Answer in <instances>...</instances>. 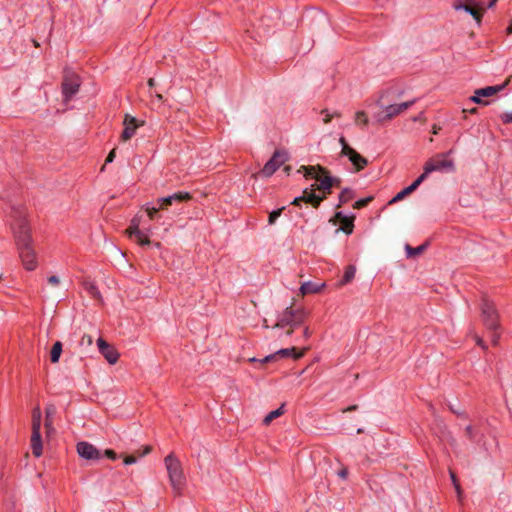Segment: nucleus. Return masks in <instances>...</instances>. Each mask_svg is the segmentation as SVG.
<instances>
[{
  "label": "nucleus",
  "mask_w": 512,
  "mask_h": 512,
  "mask_svg": "<svg viewBox=\"0 0 512 512\" xmlns=\"http://www.w3.org/2000/svg\"><path fill=\"white\" fill-rule=\"evenodd\" d=\"M164 464L174 494L176 496L181 495L186 483L181 462L174 456V454H169L165 457Z\"/></svg>",
  "instance_id": "obj_1"
},
{
  "label": "nucleus",
  "mask_w": 512,
  "mask_h": 512,
  "mask_svg": "<svg viewBox=\"0 0 512 512\" xmlns=\"http://www.w3.org/2000/svg\"><path fill=\"white\" fill-rule=\"evenodd\" d=\"M12 218L13 221L11 223V228L17 247L31 244L30 227L24 212L20 210H14Z\"/></svg>",
  "instance_id": "obj_2"
},
{
  "label": "nucleus",
  "mask_w": 512,
  "mask_h": 512,
  "mask_svg": "<svg viewBox=\"0 0 512 512\" xmlns=\"http://www.w3.org/2000/svg\"><path fill=\"white\" fill-rule=\"evenodd\" d=\"M41 410L39 407L33 409L32 412V435H31V448L34 456L40 457L42 455V440H41Z\"/></svg>",
  "instance_id": "obj_3"
},
{
  "label": "nucleus",
  "mask_w": 512,
  "mask_h": 512,
  "mask_svg": "<svg viewBox=\"0 0 512 512\" xmlns=\"http://www.w3.org/2000/svg\"><path fill=\"white\" fill-rule=\"evenodd\" d=\"M480 308L482 320L486 328L490 331L497 330L499 328L498 313L494 304L488 298L484 297Z\"/></svg>",
  "instance_id": "obj_4"
},
{
  "label": "nucleus",
  "mask_w": 512,
  "mask_h": 512,
  "mask_svg": "<svg viewBox=\"0 0 512 512\" xmlns=\"http://www.w3.org/2000/svg\"><path fill=\"white\" fill-rule=\"evenodd\" d=\"M305 312L303 309H294L293 305L287 307L281 319L275 324L274 327L282 328L285 326L297 327L304 321Z\"/></svg>",
  "instance_id": "obj_5"
},
{
  "label": "nucleus",
  "mask_w": 512,
  "mask_h": 512,
  "mask_svg": "<svg viewBox=\"0 0 512 512\" xmlns=\"http://www.w3.org/2000/svg\"><path fill=\"white\" fill-rule=\"evenodd\" d=\"M304 351H298L295 347L292 348H284L280 349L277 352L265 356L263 359L258 360L256 358H249L248 361L250 363H258L259 367H262L264 364L271 363L276 361L279 358L283 357H293L294 359H299L304 355Z\"/></svg>",
  "instance_id": "obj_6"
},
{
  "label": "nucleus",
  "mask_w": 512,
  "mask_h": 512,
  "mask_svg": "<svg viewBox=\"0 0 512 512\" xmlns=\"http://www.w3.org/2000/svg\"><path fill=\"white\" fill-rule=\"evenodd\" d=\"M415 103V100L402 102L399 104H391L388 106H385L382 108L381 111H379L376 114V117L379 122H385L389 121L396 116L400 115L404 111H406L408 108H410Z\"/></svg>",
  "instance_id": "obj_7"
},
{
  "label": "nucleus",
  "mask_w": 512,
  "mask_h": 512,
  "mask_svg": "<svg viewBox=\"0 0 512 512\" xmlns=\"http://www.w3.org/2000/svg\"><path fill=\"white\" fill-rule=\"evenodd\" d=\"M435 171H454V163L452 160L446 159V154H438L426 162V173Z\"/></svg>",
  "instance_id": "obj_8"
},
{
  "label": "nucleus",
  "mask_w": 512,
  "mask_h": 512,
  "mask_svg": "<svg viewBox=\"0 0 512 512\" xmlns=\"http://www.w3.org/2000/svg\"><path fill=\"white\" fill-rule=\"evenodd\" d=\"M79 77L73 72H66L62 82V94L65 101H69L79 90Z\"/></svg>",
  "instance_id": "obj_9"
},
{
  "label": "nucleus",
  "mask_w": 512,
  "mask_h": 512,
  "mask_svg": "<svg viewBox=\"0 0 512 512\" xmlns=\"http://www.w3.org/2000/svg\"><path fill=\"white\" fill-rule=\"evenodd\" d=\"M286 160V152L276 151L272 158L263 167L261 174L265 177L271 176Z\"/></svg>",
  "instance_id": "obj_10"
},
{
  "label": "nucleus",
  "mask_w": 512,
  "mask_h": 512,
  "mask_svg": "<svg viewBox=\"0 0 512 512\" xmlns=\"http://www.w3.org/2000/svg\"><path fill=\"white\" fill-rule=\"evenodd\" d=\"M355 216H344L341 212H336L335 215L329 220L330 223L336 225L338 222L341 224L340 228L336 231H343L345 234L350 235L354 229Z\"/></svg>",
  "instance_id": "obj_11"
},
{
  "label": "nucleus",
  "mask_w": 512,
  "mask_h": 512,
  "mask_svg": "<svg viewBox=\"0 0 512 512\" xmlns=\"http://www.w3.org/2000/svg\"><path fill=\"white\" fill-rule=\"evenodd\" d=\"M191 198L192 196L188 192H177L167 197L158 198L156 203L160 210H166L175 202L189 201Z\"/></svg>",
  "instance_id": "obj_12"
},
{
  "label": "nucleus",
  "mask_w": 512,
  "mask_h": 512,
  "mask_svg": "<svg viewBox=\"0 0 512 512\" xmlns=\"http://www.w3.org/2000/svg\"><path fill=\"white\" fill-rule=\"evenodd\" d=\"M18 250L24 267L27 270H34L36 268L37 262L32 245L29 244L24 246H18Z\"/></svg>",
  "instance_id": "obj_13"
},
{
  "label": "nucleus",
  "mask_w": 512,
  "mask_h": 512,
  "mask_svg": "<svg viewBox=\"0 0 512 512\" xmlns=\"http://www.w3.org/2000/svg\"><path fill=\"white\" fill-rule=\"evenodd\" d=\"M325 199V196H319L315 194L314 188L309 190L305 189L300 197H296L291 204L299 206L301 202L309 203L313 207L317 208L320 203Z\"/></svg>",
  "instance_id": "obj_14"
},
{
  "label": "nucleus",
  "mask_w": 512,
  "mask_h": 512,
  "mask_svg": "<svg viewBox=\"0 0 512 512\" xmlns=\"http://www.w3.org/2000/svg\"><path fill=\"white\" fill-rule=\"evenodd\" d=\"M77 453L80 457L87 460H97L100 458L99 450L92 444L81 441L76 446Z\"/></svg>",
  "instance_id": "obj_15"
},
{
  "label": "nucleus",
  "mask_w": 512,
  "mask_h": 512,
  "mask_svg": "<svg viewBox=\"0 0 512 512\" xmlns=\"http://www.w3.org/2000/svg\"><path fill=\"white\" fill-rule=\"evenodd\" d=\"M123 124L124 130L121 134V140L124 142L130 140L135 135L137 128L142 125L141 123H138L135 117H132L129 114L125 115Z\"/></svg>",
  "instance_id": "obj_16"
},
{
  "label": "nucleus",
  "mask_w": 512,
  "mask_h": 512,
  "mask_svg": "<svg viewBox=\"0 0 512 512\" xmlns=\"http://www.w3.org/2000/svg\"><path fill=\"white\" fill-rule=\"evenodd\" d=\"M316 181L318 182V184H314L312 185V187H314V189L322 191V196H325L326 198L327 195L331 193V188L333 187L332 176H330L329 172L325 169V172L320 173V175L316 177Z\"/></svg>",
  "instance_id": "obj_17"
},
{
  "label": "nucleus",
  "mask_w": 512,
  "mask_h": 512,
  "mask_svg": "<svg viewBox=\"0 0 512 512\" xmlns=\"http://www.w3.org/2000/svg\"><path fill=\"white\" fill-rule=\"evenodd\" d=\"M97 345L100 353L105 357V359L110 364H115L119 358V353L115 350L113 346L107 343L104 339L99 338L97 340Z\"/></svg>",
  "instance_id": "obj_18"
},
{
  "label": "nucleus",
  "mask_w": 512,
  "mask_h": 512,
  "mask_svg": "<svg viewBox=\"0 0 512 512\" xmlns=\"http://www.w3.org/2000/svg\"><path fill=\"white\" fill-rule=\"evenodd\" d=\"M341 154L349 158L357 171L364 169L367 165V160L351 147H344L343 150H341Z\"/></svg>",
  "instance_id": "obj_19"
},
{
  "label": "nucleus",
  "mask_w": 512,
  "mask_h": 512,
  "mask_svg": "<svg viewBox=\"0 0 512 512\" xmlns=\"http://www.w3.org/2000/svg\"><path fill=\"white\" fill-rule=\"evenodd\" d=\"M126 233L130 238L135 237L137 243L141 246L149 245L151 243L148 236L144 235L138 226L130 224Z\"/></svg>",
  "instance_id": "obj_20"
},
{
  "label": "nucleus",
  "mask_w": 512,
  "mask_h": 512,
  "mask_svg": "<svg viewBox=\"0 0 512 512\" xmlns=\"http://www.w3.org/2000/svg\"><path fill=\"white\" fill-rule=\"evenodd\" d=\"M508 82H509V79H507L501 85L487 86V87H484V88L476 89V94L477 95H482L483 97L494 96L498 92L502 91L507 86Z\"/></svg>",
  "instance_id": "obj_21"
},
{
  "label": "nucleus",
  "mask_w": 512,
  "mask_h": 512,
  "mask_svg": "<svg viewBox=\"0 0 512 512\" xmlns=\"http://www.w3.org/2000/svg\"><path fill=\"white\" fill-rule=\"evenodd\" d=\"M298 172H303L304 176L306 178H314L316 180V177H318V175H320V173L325 172V168L320 166V165H316V166H301L299 168Z\"/></svg>",
  "instance_id": "obj_22"
},
{
  "label": "nucleus",
  "mask_w": 512,
  "mask_h": 512,
  "mask_svg": "<svg viewBox=\"0 0 512 512\" xmlns=\"http://www.w3.org/2000/svg\"><path fill=\"white\" fill-rule=\"evenodd\" d=\"M325 286L324 283H314V282H304L302 283L300 287V293L302 296H305L307 294L311 293H317L321 291V289Z\"/></svg>",
  "instance_id": "obj_23"
},
{
  "label": "nucleus",
  "mask_w": 512,
  "mask_h": 512,
  "mask_svg": "<svg viewBox=\"0 0 512 512\" xmlns=\"http://www.w3.org/2000/svg\"><path fill=\"white\" fill-rule=\"evenodd\" d=\"M464 11L469 13L475 21L480 24L485 9L479 4V5H467L464 7Z\"/></svg>",
  "instance_id": "obj_24"
},
{
  "label": "nucleus",
  "mask_w": 512,
  "mask_h": 512,
  "mask_svg": "<svg viewBox=\"0 0 512 512\" xmlns=\"http://www.w3.org/2000/svg\"><path fill=\"white\" fill-rule=\"evenodd\" d=\"M151 450H152V447L147 445L144 447V450L142 452H137L136 454L125 456L124 463L126 465L134 464L137 462V459L139 457H143V456L149 454L151 452Z\"/></svg>",
  "instance_id": "obj_25"
},
{
  "label": "nucleus",
  "mask_w": 512,
  "mask_h": 512,
  "mask_svg": "<svg viewBox=\"0 0 512 512\" xmlns=\"http://www.w3.org/2000/svg\"><path fill=\"white\" fill-rule=\"evenodd\" d=\"M62 353V343L60 341H57L54 343L51 353H50V359L52 363H57L59 361V358Z\"/></svg>",
  "instance_id": "obj_26"
},
{
  "label": "nucleus",
  "mask_w": 512,
  "mask_h": 512,
  "mask_svg": "<svg viewBox=\"0 0 512 512\" xmlns=\"http://www.w3.org/2000/svg\"><path fill=\"white\" fill-rule=\"evenodd\" d=\"M426 248H427V243L422 244L416 248H413L408 244L405 246V250H406L407 256L409 258L416 257V256L422 254Z\"/></svg>",
  "instance_id": "obj_27"
},
{
  "label": "nucleus",
  "mask_w": 512,
  "mask_h": 512,
  "mask_svg": "<svg viewBox=\"0 0 512 512\" xmlns=\"http://www.w3.org/2000/svg\"><path fill=\"white\" fill-rule=\"evenodd\" d=\"M284 414V404L281 405L278 409L271 411L263 420L264 425H269L274 419L280 417Z\"/></svg>",
  "instance_id": "obj_28"
},
{
  "label": "nucleus",
  "mask_w": 512,
  "mask_h": 512,
  "mask_svg": "<svg viewBox=\"0 0 512 512\" xmlns=\"http://www.w3.org/2000/svg\"><path fill=\"white\" fill-rule=\"evenodd\" d=\"M356 268L353 265H349L344 273L343 279L340 282V285H346L349 283L355 276Z\"/></svg>",
  "instance_id": "obj_29"
},
{
  "label": "nucleus",
  "mask_w": 512,
  "mask_h": 512,
  "mask_svg": "<svg viewBox=\"0 0 512 512\" xmlns=\"http://www.w3.org/2000/svg\"><path fill=\"white\" fill-rule=\"evenodd\" d=\"M353 197H354V194H353L352 190H350V189H344V190L340 193V195H339V201H340V203H339L338 207H340V206H341L342 204H344V203H347L348 201H350L351 199H353Z\"/></svg>",
  "instance_id": "obj_30"
},
{
  "label": "nucleus",
  "mask_w": 512,
  "mask_h": 512,
  "mask_svg": "<svg viewBox=\"0 0 512 512\" xmlns=\"http://www.w3.org/2000/svg\"><path fill=\"white\" fill-rule=\"evenodd\" d=\"M84 288L94 298H96V299L100 298V292L98 291V289L92 282H89V281L84 282Z\"/></svg>",
  "instance_id": "obj_31"
},
{
  "label": "nucleus",
  "mask_w": 512,
  "mask_h": 512,
  "mask_svg": "<svg viewBox=\"0 0 512 512\" xmlns=\"http://www.w3.org/2000/svg\"><path fill=\"white\" fill-rule=\"evenodd\" d=\"M355 123L357 125H364L367 126L369 123L368 117L364 111H358L355 114Z\"/></svg>",
  "instance_id": "obj_32"
},
{
  "label": "nucleus",
  "mask_w": 512,
  "mask_h": 512,
  "mask_svg": "<svg viewBox=\"0 0 512 512\" xmlns=\"http://www.w3.org/2000/svg\"><path fill=\"white\" fill-rule=\"evenodd\" d=\"M285 208L282 207V208H279L277 210H274L272 211L270 214H269V217H268V223L269 225H273L275 224L276 220L280 217L282 211L284 210Z\"/></svg>",
  "instance_id": "obj_33"
},
{
  "label": "nucleus",
  "mask_w": 512,
  "mask_h": 512,
  "mask_svg": "<svg viewBox=\"0 0 512 512\" xmlns=\"http://www.w3.org/2000/svg\"><path fill=\"white\" fill-rule=\"evenodd\" d=\"M410 195V193L406 190V188H404L402 191H400L399 193H397L390 201H389V204H394L398 201H401L402 199H404L406 196Z\"/></svg>",
  "instance_id": "obj_34"
},
{
  "label": "nucleus",
  "mask_w": 512,
  "mask_h": 512,
  "mask_svg": "<svg viewBox=\"0 0 512 512\" xmlns=\"http://www.w3.org/2000/svg\"><path fill=\"white\" fill-rule=\"evenodd\" d=\"M372 199H373V197H371V196L364 198V199H360L354 203L353 208L354 209L364 208L372 201Z\"/></svg>",
  "instance_id": "obj_35"
},
{
  "label": "nucleus",
  "mask_w": 512,
  "mask_h": 512,
  "mask_svg": "<svg viewBox=\"0 0 512 512\" xmlns=\"http://www.w3.org/2000/svg\"><path fill=\"white\" fill-rule=\"evenodd\" d=\"M450 477H451L453 486L455 487V490L457 492V495L460 498L461 495H462V489H461V486H460V484H459V482L457 480V477H456V475H455V473L453 471H450Z\"/></svg>",
  "instance_id": "obj_36"
},
{
  "label": "nucleus",
  "mask_w": 512,
  "mask_h": 512,
  "mask_svg": "<svg viewBox=\"0 0 512 512\" xmlns=\"http://www.w3.org/2000/svg\"><path fill=\"white\" fill-rule=\"evenodd\" d=\"M322 113L325 114V117L323 118L324 124L330 123L331 120L335 117H341V114L339 112H334L333 114H330L327 110H323Z\"/></svg>",
  "instance_id": "obj_37"
},
{
  "label": "nucleus",
  "mask_w": 512,
  "mask_h": 512,
  "mask_svg": "<svg viewBox=\"0 0 512 512\" xmlns=\"http://www.w3.org/2000/svg\"><path fill=\"white\" fill-rule=\"evenodd\" d=\"M483 96L482 95H477L476 94V91L474 92V95L470 98V100L476 104H480V105H488L489 104V101L487 100H483L482 99Z\"/></svg>",
  "instance_id": "obj_38"
},
{
  "label": "nucleus",
  "mask_w": 512,
  "mask_h": 512,
  "mask_svg": "<svg viewBox=\"0 0 512 512\" xmlns=\"http://www.w3.org/2000/svg\"><path fill=\"white\" fill-rule=\"evenodd\" d=\"M159 207H147L146 212L151 220H154L159 212Z\"/></svg>",
  "instance_id": "obj_39"
},
{
  "label": "nucleus",
  "mask_w": 512,
  "mask_h": 512,
  "mask_svg": "<svg viewBox=\"0 0 512 512\" xmlns=\"http://www.w3.org/2000/svg\"><path fill=\"white\" fill-rule=\"evenodd\" d=\"M500 118L503 123H512V111L500 114Z\"/></svg>",
  "instance_id": "obj_40"
},
{
  "label": "nucleus",
  "mask_w": 512,
  "mask_h": 512,
  "mask_svg": "<svg viewBox=\"0 0 512 512\" xmlns=\"http://www.w3.org/2000/svg\"><path fill=\"white\" fill-rule=\"evenodd\" d=\"M55 413L56 408L53 405H49L46 407V418L53 419Z\"/></svg>",
  "instance_id": "obj_41"
},
{
  "label": "nucleus",
  "mask_w": 512,
  "mask_h": 512,
  "mask_svg": "<svg viewBox=\"0 0 512 512\" xmlns=\"http://www.w3.org/2000/svg\"><path fill=\"white\" fill-rule=\"evenodd\" d=\"M52 424H53V419H49V418L45 419V427H46L47 436H49L51 431L53 430Z\"/></svg>",
  "instance_id": "obj_42"
},
{
  "label": "nucleus",
  "mask_w": 512,
  "mask_h": 512,
  "mask_svg": "<svg viewBox=\"0 0 512 512\" xmlns=\"http://www.w3.org/2000/svg\"><path fill=\"white\" fill-rule=\"evenodd\" d=\"M467 6L463 0H455L453 7L455 10H464V7Z\"/></svg>",
  "instance_id": "obj_43"
},
{
  "label": "nucleus",
  "mask_w": 512,
  "mask_h": 512,
  "mask_svg": "<svg viewBox=\"0 0 512 512\" xmlns=\"http://www.w3.org/2000/svg\"><path fill=\"white\" fill-rule=\"evenodd\" d=\"M48 283L55 286L60 283V279L59 277L52 275L48 278Z\"/></svg>",
  "instance_id": "obj_44"
},
{
  "label": "nucleus",
  "mask_w": 512,
  "mask_h": 512,
  "mask_svg": "<svg viewBox=\"0 0 512 512\" xmlns=\"http://www.w3.org/2000/svg\"><path fill=\"white\" fill-rule=\"evenodd\" d=\"M115 155H116L115 149H112L109 152L108 156L106 157L105 164L113 162Z\"/></svg>",
  "instance_id": "obj_45"
},
{
  "label": "nucleus",
  "mask_w": 512,
  "mask_h": 512,
  "mask_svg": "<svg viewBox=\"0 0 512 512\" xmlns=\"http://www.w3.org/2000/svg\"><path fill=\"white\" fill-rule=\"evenodd\" d=\"M105 455L109 458V459H112V460H115L117 458V455L115 453L114 450L112 449H107L105 450Z\"/></svg>",
  "instance_id": "obj_46"
},
{
  "label": "nucleus",
  "mask_w": 512,
  "mask_h": 512,
  "mask_svg": "<svg viewBox=\"0 0 512 512\" xmlns=\"http://www.w3.org/2000/svg\"><path fill=\"white\" fill-rule=\"evenodd\" d=\"M499 334L496 332V330L492 331V336H491V341L494 345H497L498 344V340H499Z\"/></svg>",
  "instance_id": "obj_47"
},
{
  "label": "nucleus",
  "mask_w": 512,
  "mask_h": 512,
  "mask_svg": "<svg viewBox=\"0 0 512 512\" xmlns=\"http://www.w3.org/2000/svg\"><path fill=\"white\" fill-rule=\"evenodd\" d=\"M348 475V469L346 467L342 468L339 472H338V476L342 479H345Z\"/></svg>",
  "instance_id": "obj_48"
},
{
  "label": "nucleus",
  "mask_w": 512,
  "mask_h": 512,
  "mask_svg": "<svg viewBox=\"0 0 512 512\" xmlns=\"http://www.w3.org/2000/svg\"><path fill=\"white\" fill-rule=\"evenodd\" d=\"M430 173H426V164L424 165V172L418 177V179L423 182L426 180Z\"/></svg>",
  "instance_id": "obj_49"
},
{
  "label": "nucleus",
  "mask_w": 512,
  "mask_h": 512,
  "mask_svg": "<svg viewBox=\"0 0 512 512\" xmlns=\"http://www.w3.org/2000/svg\"><path fill=\"white\" fill-rule=\"evenodd\" d=\"M92 337L90 335H84L82 337V343L86 342L88 345L92 344Z\"/></svg>",
  "instance_id": "obj_50"
},
{
  "label": "nucleus",
  "mask_w": 512,
  "mask_h": 512,
  "mask_svg": "<svg viewBox=\"0 0 512 512\" xmlns=\"http://www.w3.org/2000/svg\"><path fill=\"white\" fill-rule=\"evenodd\" d=\"M475 340H476L477 345L481 346L483 349L487 348L486 345L484 344L482 338H480L479 336H476Z\"/></svg>",
  "instance_id": "obj_51"
},
{
  "label": "nucleus",
  "mask_w": 512,
  "mask_h": 512,
  "mask_svg": "<svg viewBox=\"0 0 512 512\" xmlns=\"http://www.w3.org/2000/svg\"><path fill=\"white\" fill-rule=\"evenodd\" d=\"M131 224L135 225V226H138L140 225V217L139 216H135L132 220H131Z\"/></svg>",
  "instance_id": "obj_52"
},
{
  "label": "nucleus",
  "mask_w": 512,
  "mask_h": 512,
  "mask_svg": "<svg viewBox=\"0 0 512 512\" xmlns=\"http://www.w3.org/2000/svg\"><path fill=\"white\" fill-rule=\"evenodd\" d=\"M417 189V187L414 185V184H411L409 185L408 187H406V190L411 194L413 193L415 190Z\"/></svg>",
  "instance_id": "obj_53"
},
{
  "label": "nucleus",
  "mask_w": 512,
  "mask_h": 512,
  "mask_svg": "<svg viewBox=\"0 0 512 512\" xmlns=\"http://www.w3.org/2000/svg\"><path fill=\"white\" fill-rule=\"evenodd\" d=\"M339 142H340V144H341V146H342V149H343L344 147H350V146L347 144V142H346V140H345V138H344V137H341V138L339 139Z\"/></svg>",
  "instance_id": "obj_54"
},
{
  "label": "nucleus",
  "mask_w": 512,
  "mask_h": 512,
  "mask_svg": "<svg viewBox=\"0 0 512 512\" xmlns=\"http://www.w3.org/2000/svg\"><path fill=\"white\" fill-rule=\"evenodd\" d=\"M466 5H479L477 0H463Z\"/></svg>",
  "instance_id": "obj_55"
},
{
  "label": "nucleus",
  "mask_w": 512,
  "mask_h": 512,
  "mask_svg": "<svg viewBox=\"0 0 512 512\" xmlns=\"http://www.w3.org/2000/svg\"><path fill=\"white\" fill-rule=\"evenodd\" d=\"M333 180V186L339 187L340 185V179L336 177H332Z\"/></svg>",
  "instance_id": "obj_56"
},
{
  "label": "nucleus",
  "mask_w": 512,
  "mask_h": 512,
  "mask_svg": "<svg viewBox=\"0 0 512 512\" xmlns=\"http://www.w3.org/2000/svg\"><path fill=\"white\" fill-rule=\"evenodd\" d=\"M466 434L469 438H472V427L471 426H468L466 428Z\"/></svg>",
  "instance_id": "obj_57"
},
{
  "label": "nucleus",
  "mask_w": 512,
  "mask_h": 512,
  "mask_svg": "<svg viewBox=\"0 0 512 512\" xmlns=\"http://www.w3.org/2000/svg\"><path fill=\"white\" fill-rule=\"evenodd\" d=\"M148 85H149L150 87H153V86L155 85V80H154L153 78H150V79L148 80Z\"/></svg>",
  "instance_id": "obj_58"
},
{
  "label": "nucleus",
  "mask_w": 512,
  "mask_h": 512,
  "mask_svg": "<svg viewBox=\"0 0 512 512\" xmlns=\"http://www.w3.org/2000/svg\"><path fill=\"white\" fill-rule=\"evenodd\" d=\"M497 1L498 0H490V2L488 4V8H492L496 4Z\"/></svg>",
  "instance_id": "obj_59"
},
{
  "label": "nucleus",
  "mask_w": 512,
  "mask_h": 512,
  "mask_svg": "<svg viewBox=\"0 0 512 512\" xmlns=\"http://www.w3.org/2000/svg\"><path fill=\"white\" fill-rule=\"evenodd\" d=\"M293 332H294V328H293V327H290V329H288V330L286 331V335H287V336H290V335H292V333H293Z\"/></svg>",
  "instance_id": "obj_60"
},
{
  "label": "nucleus",
  "mask_w": 512,
  "mask_h": 512,
  "mask_svg": "<svg viewBox=\"0 0 512 512\" xmlns=\"http://www.w3.org/2000/svg\"><path fill=\"white\" fill-rule=\"evenodd\" d=\"M421 183L422 182L417 178L412 184H414L418 188Z\"/></svg>",
  "instance_id": "obj_61"
},
{
  "label": "nucleus",
  "mask_w": 512,
  "mask_h": 512,
  "mask_svg": "<svg viewBox=\"0 0 512 512\" xmlns=\"http://www.w3.org/2000/svg\"><path fill=\"white\" fill-rule=\"evenodd\" d=\"M304 336H305L306 338H308V337L310 336V331H309V329H308V328H305V330H304Z\"/></svg>",
  "instance_id": "obj_62"
},
{
  "label": "nucleus",
  "mask_w": 512,
  "mask_h": 512,
  "mask_svg": "<svg viewBox=\"0 0 512 512\" xmlns=\"http://www.w3.org/2000/svg\"><path fill=\"white\" fill-rule=\"evenodd\" d=\"M439 130H440V127H437L436 125L433 126V134H438Z\"/></svg>",
  "instance_id": "obj_63"
},
{
  "label": "nucleus",
  "mask_w": 512,
  "mask_h": 512,
  "mask_svg": "<svg viewBox=\"0 0 512 512\" xmlns=\"http://www.w3.org/2000/svg\"><path fill=\"white\" fill-rule=\"evenodd\" d=\"M507 34L508 35H511L512 34V23L508 26L507 28Z\"/></svg>",
  "instance_id": "obj_64"
}]
</instances>
